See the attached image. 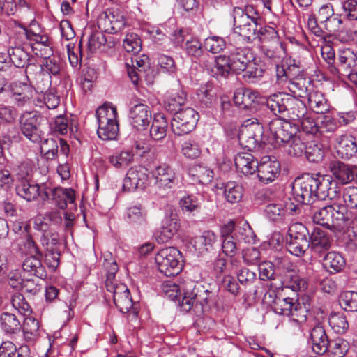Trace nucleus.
<instances>
[{"label":"nucleus","mask_w":357,"mask_h":357,"mask_svg":"<svg viewBox=\"0 0 357 357\" xmlns=\"http://www.w3.org/2000/svg\"><path fill=\"white\" fill-rule=\"evenodd\" d=\"M47 183H33L27 179H22L17 185L15 190L17 195L28 202L35 200L40 197L43 201L48 199L47 192Z\"/></svg>","instance_id":"obj_18"},{"label":"nucleus","mask_w":357,"mask_h":357,"mask_svg":"<svg viewBox=\"0 0 357 357\" xmlns=\"http://www.w3.org/2000/svg\"><path fill=\"white\" fill-rule=\"evenodd\" d=\"M343 199L348 208L356 209L354 213V224H357V187L349 186L344 188Z\"/></svg>","instance_id":"obj_63"},{"label":"nucleus","mask_w":357,"mask_h":357,"mask_svg":"<svg viewBox=\"0 0 357 357\" xmlns=\"http://www.w3.org/2000/svg\"><path fill=\"white\" fill-rule=\"evenodd\" d=\"M47 192L48 199L46 201H52L54 205L60 209H65L68 204L75 202V191L71 188L56 187L51 188L47 183Z\"/></svg>","instance_id":"obj_26"},{"label":"nucleus","mask_w":357,"mask_h":357,"mask_svg":"<svg viewBox=\"0 0 357 357\" xmlns=\"http://www.w3.org/2000/svg\"><path fill=\"white\" fill-rule=\"evenodd\" d=\"M280 170V162L278 160H272L270 156H264L258 162L257 176L260 183L269 184L279 176Z\"/></svg>","instance_id":"obj_19"},{"label":"nucleus","mask_w":357,"mask_h":357,"mask_svg":"<svg viewBox=\"0 0 357 357\" xmlns=\"http://www.w3.org/2000/svg\"><path fill=\"white\" fill-rule=\"evenodd\" d=\"M268 128L270 134L266 137V142L274 148L290 142L298 130V125L283 117L273 119L268 123Z\"/></svg>","instance_id":"obj_6"},{"label":"nucleus","mask_w":357,"mask_h":357,"mask_svg":"<svg viewBox=\"0 0 357 357\" xmlns=\"http://www.w3.org/2000/svg\"><path fill=\"white\" fill-rule=\"evenodd\" d=\"M310 107L317 114H325L329 111V105L321 92L312 91L308 94Z\"/></svg>","instance_id":"obj_45"},{"label":"nucleus","mask_w":357,"mask_h":357,"mask_svg":"<svg viewBox=\"0 0 357 357\" xmlns=\"http://www.w3.org/2000/svg\"><path fill=\"white\" fill-rule=\"evenodd\" d=\"M191 295L195 297V301L202 307V311L210 309L218 301L217 292L210 290L208 284H202L200 282L194 284L191 289Z\"/></svg>","instance_id":"obj_25"},{"label":"nucleus","mask_w":357,"mask_h":357,"mask_svg":"<svg viewBox=\"0 0 357 357\" xmlns=\"http://www.w3.org/2000/svg\"><path fill=\"white\" fill-rule=\"evenodd\" d=\"M199 106L201 109L213 108L217 102V96L212 84L207 83L197 90Z\"/></svg>","instance_id":"obj_38"},{"label":"nucleus","mask_w":357,"mask_h":357,"mask_svg":"<svg viewBox=\"0 0 357 357\" xmlns=\"http://www.w3.org/2000/svg\"><path fill=\"white\" fill-rule=\"evenodd\" d=\"M298 294L295 297H281L276 290L270 289L264 295V299L269 303L272 310L279 315L292 317V320L297 323L306 320V310L298 301Z\"/></svg>","instance_id":"obj_2"},{"label":"nucleus","mask_w":357,"mask_h":357,"mask_svg":"<svg viewBox=\"0 0 357 357\" xmlns=\"http://www.w3.org/2000/svg\"><path fill=\"white\" fill-rule=\"evenodd\" d=\"M39 322L33 317L24 318L22 330L26 342H33L39 336Z\"/></svg>","instance_id":"obj_47"},{"label":"nucleus","mask_w":357,"mask_h":357,"mask_svg":"<svg viewBox=\"0 0 357 357\" xmlns=\"http://www.w3.org/2000/svg\"><path fill=\"white\" fill-rule=\"evenodd\" d=\"M264 132V126L257 118L245 120L238 135L240 146L248 151L259 150L267 144Z\"/></svg>","instance_id":"obj_3"},{"label":"nucleus","mask_w":357,"mask_h":357,"mask_svg":"<svg viewBox=\"0 0 357 357\" xmlns=\"http://www.w3.org/2000/svg\"><path fill=\"white\" fill-rule=\"evenodd\" d=\"M169 222V223H167V221L166 222V225L161 227L159 233L155 236V239L158 243H167L174 237L178 230L179 224L176 220L172 218Z\"/></svg>","instance_id":"obj_49"},{"label":"nucleus","mask_w":357,"mask_h":357,"mask_svg":"<svg viewBox=\"0 0 357 357\" xmlns=\"http://www.w3.org/2000/svg\"><path fill=\"white\" fill-rule=\"evenodd\" d=\"M336 185L335 181H333ZM331 185L333 181L325 176L317 174H304L297 177L292 183V196L294 200L310 207L317 202L320 194H324L328 185Z\"/></svg>","instance_id":"obj_1"},{"label":"nucleus","mask_w":357,"mask_h":357,"mask_svg":"<svg viewBox=\"0 0 357 357\" xmlns=\"http://www.w3.org/2000/svg\"><path fill=\"white\" fill-rule=\"evenodd\" d=\"M152 119L149 107L139 103L134 105L130 109L129 120L132 128L138 131L146 130Z\"/></svg>","instance_id":"obj_23"},{"label":"nucleus","mask_w":357,"mask_h":357,"mask_svg":"<svg viewBox=\"0 0 357 357\" xmlns=\"http://www.w3.org/2000/svg\"><path fill=\"white\" fill-rule=\"evenodd\" d=\"M328 169L335 181L340 184L346 185L357 178V167L355 165H349L340 160H334L330 162Z\"/></svg>","instance_id":"obj_22"},{"label":"nucleus","mask_w":357,"mask_h":357,"mask_svg":"<svg viewBox=\"0 0 357 357\" xmlns=\"http://www.w3.org/2000/svg\"><path fill=\"white\" fill-rule=\"evenodd\" d=\"M284 94L285 93H273L264 99V103H266L275 118L282 117L284 112Z\"/></svg>","instance_id":"obj_46"},{"label":"nucleus","mask_w":357,"mask_h":357,"mask_svg":"<svg viewBox=\"0 0 357 357\" xmlns=\"http://www.w3.org/2000/svg\"><path fill=\"white\" fill-rule=\"evenodd\" d=\"M8 56H9L10 62L18 68H26V73L27 78L32 74L31 70H33V68L39 69L40 72L38 75H36V79H41L45 83L43 84V87H40L38 84V88L43 90L48 88L51 86V76L45 75L43 72V68L41 66H36V63H32L33 56L25 50L24 47L19 45L15 47H10L8 49Z\"/></svg>","instance_id":"obj_7"},{"label":"nucleus","mask_w":357,"mask_h":357,"mask_svg":"<svg viewBox=\"0 0 357 357\" xmlns=\"http://www.w3.org/2000/svg\"><path fill=\"white\" fill-rule=\"evenodd\" d=\"M234 238L239 243L241 242L253 243H255L256 235L250 226L247 222H245L242 226L237 225Z\"/></svg>","instance_id":"obj_59"},{"label":"nucleus","mask_w":357,"mask_h":357,"mask_svg":"<svg viewBox=\"0 0 357 357\" xmlns=\"http://www.w3.org/2000/svg\"><path fill=\"white\" fill-rule=\"evenodd\" d=\"M242 78L248 83H257L264 77L265 69L262 64L255 62V59L247 64L245 69L242 70Z\"/></svg>","instance_id":"obj_43"},{"label":"nucleus","mask_w":357,"mask_h":357,"mask_svg":"<svg viewBox=\"0 0 357 357\" xmlns=\"http://www.w3.org/2000/svg\"><path fill=\"white\" fill-rule=\"evenodd\" d=\"M328 324L333 331L338 334L345 333L349 328L347 317L341 312H332L328 317Z\"/></svg>","instance_id":"obj_51"},{"label":"nucleus","mask_w":357,"mask_h":357,"mask_svg":"<svg viewBox=\"0 0 357 357\" xmlns=\"http://www.w3.org/2000/svg\"><path fill=\"white\" fill-rule=\"evenodd\" d=\"M305 210L309 211L314 223L328 229L333 228V205H325L321 199H317Z\"/></svg>","instance_id":"obj_20"},{"label":"nucleus","mask_w":357,"mask_h":357,"mask_svg":"<svg viewBox=\"0 0 357 357\" xmlns=\"http://www.w3.org/2000/svg\"><path fill=\"white\" fill-rule=\"evenodd\" d=\"M48 120L40 112H36L24 116L20 121L22 134L30 142L39 144L45 139Z\"/></svg>","instance_id":"obj_8"},{"label":"nucleus","mask_w":357,"mask_h":357,"mask_svg":"<svg viewBox=\"0 0 357 357\" xmlns=\"http://www.w3.org/2000/svg\"><path fill=\"white\" fill-rule=\"evenodd\" d=\"M266 217L271 221L278 222L282 220L285 215V209L282 204H268L264 210Z\"/></svg>","instance_id":"obj_64"},{"label":"nucleus","mask_w":357,"mask_h":357,"mask_svg":"<svg viewBox=\"0 0 357 357\" xmlns=\"http://www.w3.org/2000/svg\"><path fill=\"white\" fill-rule=\"evenodd\" d=\"M61 250L60 249H45L43 259L47 268L55 272L60 264Z\"/></svg>","instance_id":"obj_58"},{"label":"nucleus","mask_w":357,"mask_h":357,"mask_svg":"<svg viewBox=\"0 0 357 357\" xmlns=\"http://www.w3.org/2000/svg\"><path fill=\"white\" fill-rule=\"evenodd\" d=\"M123 47L127 52L135 55L142 50V40L137 33H128L123 40Z\"/></svg>","instance_id":"obj_56"},{"label":"nucleus","mask_w":357,"mask_h":357,"mask_svg":"<svg viewBox=\"0 0 357 357\" xmlns=\"http://www.w3.org/2000/svg\"><path fill=\"white\" fill-rule=\"evenodd\" d=\"M149 185L147 169L141 166L130 167L123 179L122 190L132 192L136 190H145Z\"/></svg>","instance_id":"obj_15"},{"label":"nucleus","mask_w":357,"mask_h":357,"mask_svg":"<svg viewBox=\"0 0 357 357\" xmlns=\"http://www.w3.org/2000/svg\"><path fill=\"white\" fill-rule=\"evenodd\" d=\"M69 62L73 67L77 66L80 63L82 58L84 56L82 49V40H79V45L76 47L75 43H69L66 45Z\"/></svg>","instance_id":"obj_62"},{"label":"nucleus","mask_w":357,"mask_h":357,"mask_svg":"<svg viewBox=\"0 0 357 357\" xmlns=\"http://www.w3.org/2000/svg\"><path fill=\"white\" fill-rule=\"evenodd\" d=\"M113 301L120 312L123 314L130 312L128 319L130 321L137 320L139 314L138 304L133 302L130 290L125 284H118L113 295Z\"/></svg>","instance_id":"obj_13"},{"label":"nucleus","mask_w":357,"mask_h":357,"mask_svg":"<svg viewBox=\"0 0 357 357\" xmlns=\"http://www.w3.org/2000/svg\"><path fill=\"white\" fill-rule=\"evenodd\" d=\"M96 116L98 123V137L105 141L115 139L119 131L116 108L112 105L104 104L96 109Z\"/></svg>","instance_id":"obj_5"},{"label":"nucleus","mask_w":357,"mask_h":357,"mask_svg":"<svg viewBox=\"0 0 357 357\" xmlns=\"http://www.w3.org/2000/svg\"><path fill=\"white\" fill-rule=\"evenodd\" d=\"M13 27L20 28L21 31H19L18 33L26 40L41 43L44 45H47L48 43V37L44 33V29L35 19L32 20L28 25L13 20Z\"/></svg>","instance_id":"obj_17"},{"label":"nucleus","mask_w":357,"mask_h":357,"mask_svg":"<svg viewBox=\"0 0 357 357\" xmlns=\"http://www.w3.org/2000/svg\"><path fill=\"white\" fill-rule=\"evenodd\" d=\"M321 257L323 267L330 274L340 273L345 267L346 261L340 252L328 250Z\"/></svg>","instance_id":"obj_32"},{"label":"nucleus","mask_w":357,"mask_h":357,"mask_svg":"<svg viewBox=\"0 0 357 357\" xmlns=\"http://www.w3.org/2000/svg\"><path fill=\"white\" fill-rule=\"evenodd\" d=\"M337 142L335 149L338 158L349 160L357 153V144L352 136L342 135L337 139Z\"/></svg>","instance_id":"obj_31"},{"label":"nucleus","mask_w":357,"mask_h":357,"mask_svg":"<svg viewBox=\"0 0 357 357\" xmlns=\"http://www.w3.org/2000/svg\"><path fill=\"white\" fill-rule=\"evenodd\" d=\"M265 97L257 91L249 88L237 89L234 94L233 100L239 109L254 112L257 110L260 104L264 103Z\"/></svg>","instance_id":"obj_16"},{"label":"nucleus","mask_w":357,"mask_h":357,"mask_svg":"<svg viewBox=\"0 0 357 357\" xmlns=\"http://www.w3.org/2000/svg\"><path fill=\"white\" fill-rule=\"evenodd\" d=\"M133 160V154L130 151L116 152L109 157V162L116 168L128 166Z\"/></svg>","instance_id":"obj_61"},{"label":"nucleus","mask_w":357,"mask_h":357,"mask_svg":"<svg viewBox=\"0 0 357 357\" xmlns=\"http://www.w3.org/2000/svg\"><path fill=\"white\" fill-rule=\"evenodd\" d=\"M329 341L322 326L318 324L312 329L308 343L311 344L312 349L315 354L318 355L326 354Z\"/></svg>","instance_id":"obj_30"},{"label":"nucleus","mask_w":357,"mask_h":357,"mask_svg":"<svg viewBox=\"0 0 357 357\" xmlns=\"http://www.w3.org/2000/svg\"><path fill=\"white\" fill-rule=\"evenodd\" d=\"M155 261L159 271L167 277L177 275L183 267V256L175 247L161 249L155 255Z\"/></svg>","instance_id":"obj_9"},{"label":"nucleus","mask_w":357,"mask_h":357,"mask_svg":"<svg viewBox=\"0 0 357 357\" xmlns=\"http://www.w3.org/2000/svg\"><path fill=\"white\" fill-rule=\"evenodd\" d=\"M178 205L183 213H192L200 211L202 202L197 195L188 194L180 199Z\"/></svg>","instance_id":"obj_52"},{"label":"nucleus","mask_w":357,"mask_h":357,"mask_svg":"<svg viewBox=\"0 0 357 357\" xmlns=\"http://www.w3.org/2000/svg\"><path fill=\"white\" fill-rule=\"evenodd\" d=\"M230 60V64L233 68V73L241 74L245 69L250 61L255 60L250 50L246 47L236 48L227 55Z\"/></svg>","instance_id":"obj_29"},{"label":"nucleus","mask_w":357,"mask_h":357,"mask_svg":"<svg viewBox=\"0 0 357 357\" xmlns=\"http://www.w3.org/2000/svg\"><path fill=\"white\" fill-rule=\"evenodd\" d=\"M114 45L113 38L107 37L102 31L93 32L88 39L87 52L93 54L102 46H107L110 48Z\"/></svg>","instance_id":"obj_41"},{"label":"nucleus","mask_w":357,"mask_h":357,"mask_svg":"<svg viewBox=\"0 0 357 357\" xmlns=\"http://www.w3.org/2000/svg\"><path fill=\"white\" fill-rule=\"evenodd\" d=\"M310 234L308 229L303 224H291L287 237V245L289 252L297 257L303 255L309 249Z\"/></svg>","instance_id":"obj_10"},{"label":"nucleus","mask_w":357,"mask_h":357,"mask_svg":"<svg viewBox=\"0 0 357 357\" xmlns=\"http://www.w3.org/2000/svg\"><path fill=\"white\" fill-rule=\"evenodd\" d=\"M282 280H281V289H290L295 294L300 291H304L307 287L306 280L301 278L295 267L290 263H287Z\"/></svg>","instance_id":"obj_27"},{"label":"nucleus","mask_w":357,"mask_h":357,"mask_svg":"<svg viewBox=\"0 0 357 357\" xmlns=\"http://www.w3.org/2000/svg\"><path fill=\"white\" fill-rule=\"evenodd\" d=\"M333 227L339 229L348 227L347 235L351 241L357 243V224H354V213L345 205H333Z\"/></svg>","instance_id":"obj_12"},{"label":"nucleus","mask_w":357,"mask_h":357,"mask_svg":"<svg viewBox=\"0 0 357 357\" xmlns=\"http://www.w3.org/2000/svg\"><path fill=\"white\" fill-rule=\"evenodd\" d=\"M236 168L244 175H253L257 169L258 160L250 153H239L235 158Z\"/></svg>","instance_id":"obj_35"},{"label":"nucleus","mask_w":357,"mask_h":357,"mask_svg":"<svg viewBox=\"0 0 357 357\" xmlns=\"http://www.w3.org/2000/svg\"><path fill=\"white\" fill-rule=\"evenodd\" d=\"M206 52L212 54H219L226 48L227 43L224 38L213 36H208L204 40Z\"/></svg>","instance_id":"obj_57"},{"label":"nucleus","mask_w":357,"mask_h":357,"mask_svg":"<svg viewBox=\"0 0 357 357\" xmlns=\"http://www.w3.org/2000/svg\"><path fill=\"white\" fill-rule=\"evenodd\" d=\"M195 243L201 252L210 253L218 247V236L213 231L206 230L196 238Z\"/></svg>","instance_id":"obj_39"},{"label":"nucleus","mask_w":357,"mask_h":357,"mask_svg":"<svg viewBox=\"0 0 357 357\" xmlns=\"http://www.w3.org/2000/svg\"><path fill=\"white\" fill-rule=\"evenodd\" d=\"M155 185L160 190H170L175 186L176 174L174 169L167 163L156 166L152 172Z\"/></svg>","instance_id":"obj_24"},{"label":"nucleus","mask_w":357,"mask_h":357,"mask_svg":"<svg viewBox=\"0 0 357 357\" xmlns=\"http://www.w3.org/2000/svg\"><path fill=\"white\" fill-rule=\"evenodd\" d=\"M168 122L163 114L154 115L152 124L150 128L149 135L154 141L163 139L167 135Z\"/></svg>","instance_id":"obj_40"},{"label":"nucleus","mask_w":357,"mask_h":357,"mask_svg":"<svg viewBox=\"0 0 357 357\" xmlns=\"http://www.w3.org/2000/svg\"><path fill=\"white\" fill-rule=\"evenodd\" d=\"M187 101L186 93L181 91L176 93H172L167 96L164 100V107L170 114H175L183 110L182 107Z\"/></svg>","instance_id":"obj_42"},{"label":"nucleus","mask_w":357,"mask_h":357,"mask_svg":"<svg viewBox=\"0 0 357 357\" xmlns=\"http://www.w3.org/2000/svg\"><path fill=\"white\" fill-rule=\"evenodd\" d=\"M339 304L347 312H357V291H345L340 294Z\"/></svg>","instance_id":"obj_55"},{"label":"nucleus","mask_w":357,"mask_h":357,"mask_svg":"<svg viewBox=\"0 0 357 357\" xmlns=\"http://www.w3.org/2000/svg\"><path fill=\"white\" fill-rule=\"evenodd\" d=\"M234 31L236 33L250 22L257 19V17H250L242 8H236L234 10Z\"/></svg>","instance_id":"obj_60"},{"label":"nucleus","mask_w":357,"mask_h":357,"mask_svg":"<svg viewBox=\"0 0 357 357\" xmlns=\"http://www.w3.org/2000/svg\"><path fill=\"white\" fill-rule=\"evenodd\" d=\"M262 22L260 17H257V19L250 22L248 25L243 27L236 33L238 34L243 38V41L246 43H252L257 39L258 34L259 27Z\"/></svg>","instance_id":"obj_50"},{"label":"nucleus","mask_w":357,"mask_h":357,"mask_svg":"<svg viewBox=\"0 0 357 357\" xmlns=\"http://www.w3.org/2000/svg\"><path fill=\"white\" fill-rule=\"evenodd\" d=\"M42 259L43 257L38 256L26 257L22 265L23 271L29 275L45 280L47 277V273L42 264Z\"/></svg>","instance_id":"obj_33"},{"label":"nucleus","mask_w":357,"mask_h":357,"mask_svg":"<svg viewBox=\"0 0 357 357\" xmlns=\"http://www.w3.org/2000/svg\"><path fill=\"white\" fill-rule=\"evenodd\" d=\"M337 63L333 66L331 73L333 75L346 76L356 67V62L354 56V52L348 48L340 52L337 57Z\"/></svg>","instance_id":"obj_28"},{"label":"nucleus","mask_w":357,"mask_h":357,"mask_svg":"<svg viewBox=\"0 0 357 357\" xmlns=\"http://www.w3.org/2000/svg\"><path fill=\"white\" fill-rule=\"evenodd\" d=\"M309 249L311 252L321 257L331 247V239L329 234L320 227H314L310 234Z\"/></svg>","instance_id":"obj_21"},{"label":"nucleus","mask_w":357,"mask_h":357,"mask_svg":"<svg viewBox=\"0 0 357 357\" xmlns=\"http://www.w3.org/2000/svg\"><path fill=\"white\" fill-rule=\"evenodd\" d=\"M0 327L6 335L13 337L22 330V324L16 315L9 312H3L0 316Z\"/></svg>","instance_id":"obj_36"},{"label":"nucleus","mask_w":357,"mask_h":357,"mask_svg":"<svg viewBox=\"0 0 357 357\" xmlns=\"http://www.w3.org/2000/svg\"><path fill=\"white\" fill-rule=\"evenodd\" d=\"M305 155L307 160L312 163H320L325 157V150L322 144L312 141L307 144Z\"/></svg>","instance_id":"obj_48"},{"label":"nucleus","mask_w":357,"mask_h":357,"mask_svg":"<svg viewBox=\"0 0 357 357\" xmlns=\"http://www.w3.org/2000/svg\"><path fill=\"white\" fill-rule=\"evenodd\" d=\"M124 220L137 234H144L149 228L147 211L142 204L130 206L125 211Z\"/></svg>","instance_id":"obj_14"},{"label":"nucleus","mask_w":357,"mask_h":357,"mask_svg":"<svg viewBox=\"0 0 357 357\" xmlns=\"http://www.w3.org/2000/svg\"><path fill=\"white\" fill-rule=\"evenodd\" d=\"M199 119V113L192 107H185L173 115L171 129L177 136L190 133L196 128Z\"/></svg>","instance_id":"obj_11"},{"label":"nucleus","mask_w":357,"mask_h":357,"mask_svg":"<svg viewBox=\"0 0 357 357\" xmlns=\"http://www.w3.org/2000/svg\"><path fill=\"white\" fill-rule=\"evenodd\" d=\"M230 63V60L227 55L220 54L215 56V65L212 70L213 76L217 79H227L230 73L233 72V68Z\"/></svg>","instance_id":"obj_44"},{"label":"nucleus","mask_w":357,"mask_h":357,"mask_svg":"<svg viewBox=\"0 0 357 357\" xmlns=\"http://www.w3.org/2000/svg\"><path fill=\"white\" fill-rule=\"evenodd\" d=\"M256 40L264 44V54L269 59H280L287 54L286 45L280 40L275 24L263 25L261 22Z\"/></svg>","instance_id":"obj_4"},{"label":"nucleus","mask_w":357,"mask_h":357,"mask_svg":"<svg viewBox=\"0 0 357 357\" xmlns=\"http://www.w3.org/2000/svg\"><path fill=\"white\" fill-rule=\"evenodd\" d=\"M216 188L222 191L225 199L231 204L239 202L243 197V187L235 181L217 184Z\"/></svg>","instance_id":"obj_37"},{"label":"nucleus","mask_w":357,"mask_h":357,"mask_svg":"<svg viewBox=\"0 0 357 357\" xmlns=\"http://www.w3.org/2000/svg\"><path fill=\"white\" fill-rule=\"evenodd\" d=\"M327 353L331 357H344L349 350L348 342L341 337L330 340Z\"/></svg>","instance_id":"obj_54"},{"label":"nucleus","mask_w":357,"mask_h":357,"mask_svg":"<svg viewBox=\"0 0 357 357\" xmlns=\"http://www.w3.org/2000/svg\"><path fill=\"white\" fill-rule=\"evenodd\" d=\"M185 54L193 63H200L208 55L205 44H202L198 38H194L187 40L184 48Z\"/></svg>","instance_id":"obj_34"},{"label":"nucleus","mask_w":357,"mask_h":357,"mask_svg":"<svg viewBox=\"0 0 357 357\" xmlns=\"http://www.w3.org/2000/svg\"><path fill=\"white\" fill-rule=\"evenodd\" d=\"M190 174L201 184L207 185L213 179V171L208 167L195 165L190 169Z\"/></svg>","instance_id":"obj_53"}]
</instances>
